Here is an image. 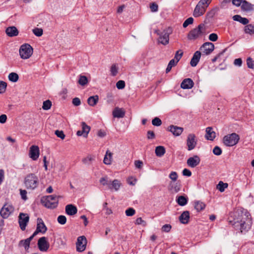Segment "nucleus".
<instances>
[{
	"instance_id": "nucleus-1",
	"label": "nucleus",
	"mask_w": 254,
	"mask_h": 254,
	"mask_svg": "<svg viewBox=\"0 0 254 254\" xmlns=\"http://www.w3.org/2000/svg\"><path fill=\"white\" fill-rule=\"evenodd\" d=\"M250 214L247 212H238V217L234 219L233 225L235 228H239L241 232L246 233L251 228L252 220Z\"/></svg>"
},
{
	"instance_id": "nucleus-2",
	"label": "nucleus",
	"mask_w": 254,
	"mask_h": 254,
	"mask_svg": "<svg viewBox=\"0 0 254 254\" xmlns=\"http://www.w3.org/2000/svg\"><path fill=\"white\" fill-rule=\"evenodd\" d=\"M38 177L33 173L28 174L24 179V184L26 189L33 190L35 189L39 185Z\"/></svg>"
},
{
	"instance_id": "nucleus-3",
	"label": "nucleus",
	"mask_w": 254,
	"mask_h": 254,
	"mask_svg": "<svg viewBox=\"0 0 254 254\" xmlns=\"http://www.w3.org/2000/svg\"><path fill=\"white\" fill-rule=\"evenodd\" d=\"M60 196L50 195L41 199V202L48 208L54 209L57 207L59 203V198Z\"/></svg>"
},
{
	"instance_id": "nucleus-4",
	"label": "nucleus",
	"mask_w": 254,
	"mask_h": 254,
	"mask_svg": "<svg viewBox=\"0 0 254 254\" xmlns=\"http://www.w3.org/2000/svg\"><path fill=\"white\" fill-rule=\"evenodd\" d=\"M239 135L235 132L225 135L222 140L223 144L227 147L235 146L239 142Z\"/></svg>"
},
{
	"instance_id": "nucleus-5",
	"label": "nucleus",
	"mask_w": 254,
	"mask_h": 254,
	"mask_svg": "<svg viewBox=\"0 0 254 254\" xmlns=\"http://www.w3.org/2000/svg\"><path fill=\"white\" fill-rule=\"evenodd\" d=\"M33 53V48L28 44H25L21 46L19 49V55L23 59L29 58Z\"/></svg>"
},
{
	"instance_id": "nucleus-6",
	"label": "nucleus",
	"mask_w": 254,
	"mask_h": 254,
	"mask_svg": "<svg viewBox=\"0 0 254 254\" xmlns=\"http://www.w3.org/2000/svg\"><path fill=\"white\" fill-rule=\"evenodd\" d=\"M14 210L13 205L9 203H5L0 211V214L1 216L6 219L8 217L11 213H12Z\"/></svg>"
},
{
	"instance_id": "nucleus-7",
	"label": "nucleus",
	"mask_w": 254,
	"mask_h": 254,
	"mask_svg": "<svg viewBox=\"0 0 254 254\" xmlns=\"http://www.w3.org/2000/svg\"><path fill=\"white\" fill-rule=\"evenodd\" d=\"M205 26L204 24H199L196 28L191 30V39H197L205 35Z\"/></svg>"
},
{
	"instance_id": "nucleus-8",
	"label": "nucleus",
	"mask_w": 254,
	"mask_h": 254,
	"mask_svg": "<svg viewBox=\"0 0 254 254\" xmlns=\"http://www.w3.org/2000/svg\"><path fill=\"white\" fill-rule=\"evenodd\" d=\"M29 221V216L27 213H20L18 216V223L20 229L24 231L25 230Z\"/></svg>"
},
{
	"instance_id": "nucleus-9",
	"label": "nucleus",
	"mask_w": 254,
	"mask_h": 254,
	"mask_svg": "<svg viewBox=\"0 0 254 254\" xmlns=\"http://www.w3.org/2000/svg\"><path fill=\"white\" fill-rule=\"evenodd\" d=\"M199 50L202 55H208L214 50V45L211 42H205L200 47Z\"/></svg>"
},
{
	"instance_id": "nucleus-10",
	"label": "nucleus",
	"mask_w": 254,
	"mask_h": 254,
	"mask_svg": "<svg viewBox=\"0 0 254 254\" xmlns=\"http://www.w3.org/2000/svg\"><path fill=\"white\" fill-rule=\"evenodd\" d=\"M87 239L84 236L78 237L76 242V250L78 252H82L86 249Z\"/></svg>"
},
{
	"instance_id": "nucleus-11",
	"label": "nucleus",
	"mask_w": 254,
	"mask_h": 254,
	"mask_svg": "<svg viewBox=\"0 0 254 254\" xmlns=\"http://www.w3.org/2000/svg\"><path fill=\"white\" fill-rule=\"evenodd\" d=\"M39 249L42 252H47L48 250L50 244L45 237L40 238L38 241Z\"/></svg>"
},
{
	"instance_id": "nucleus-12",
	"label": "nucleus",
	"mask_w": 254,
	"mask_h": 254,
	"mask_svg": "<svg viewBox=\"0 0 254 254\" xmlns=\"http://www.w3.org/2000/svg\"><path fill=\"white\" fill-rule=\"evenodd\" d=\"M168 31L169 30H164L160 34L158 42L163 45H166L169 43L170 32Z\"/></svg>"
},
{
	"instance_id": "nucleus-13",
	"label": "nucleus",
	"mask_w": 254,
	"mask_h": 254,
	"mask_svg": "<svg viewBox=\"0 0 254 254\" xmlns=\"http://www.w3.org/2000/svg\"><path fill=\"white\" fill-rule=\"evenodd\" d=\"M29 156L33 160H36L39 156V148L38 146L32 145L30 148Z\"/></svg>"
},
{
	"instance_id": "nucleus-14",
	"label": "nucleus",
	"mask_w": 254,
	"mask_h": 254,
	"mask_svg": "<svg viewBox=\"0 0 254 254\" xmlns=\"http://www.w3.org/2000/svg\"><path fill=\"white\" fill-rule=\"evenodd\" d=\"M167 130L176 136H179L183 131V128L174 125H171L168 127Z\"/></svg>"
},
{
	"instance_id": "nucleus-15",
	"label": "nucleus",
	"mask_w": 254,
	"mask_h": 254,
	"mask_svg": "<svg viewBox=\"0 0 254 254\" xmlns=\"http://www.w3.org/2000/svg\"><path fill=\"white\" fill-rule=\"evenodd\" d=\"M205 137L207 140L213 141L216 137V133L213 131L212 127H207L205 129Z\"/></svg>"
},
{
	"instance_id": "nucleus-16",
	"label": "nucleus",
	"mask_w": 254,
	"mask_h": 254,
	"mask_svg": "<svg viewBox=\"0 0 254 254\" xmlns=\"http://www.w3.org/2000/svg\"><path fill=\"white\" fill-rule=\"evenodd\" d=\"M36 228L40 231V233L45 234L47 231V228L45 225L42 219L38 218L37 219V227Z\"/></svg>"
},
{
	"instance_id": "nucleus-17",
	"label": "nucleus",
	"mask_w": 254,
	"mask_h": 254,
	"mask_svg": "<svg viewBox=\"0 0 254 254\" xmlns=\"http://www.w3.org/2000/svg\"><path fill=\"white\" fill-rule=\"evenodd\" d=\"M205 10L206 8L205 7H203L198 3L194 8L193 15L194 17H199L203 15L205 12Z\"/></svg>"
},
{
	"instance_id": "nucleus-18",
	"label": "nucleus",
	"mask_w": 254,
	"mask_h": 254,
	"mask_svg": "<svg viewBox=\"0 0 254 254\" xmlns=\"http://www.w3.org/2000/svg\"><path fill=\"white\" fill-rule=\"evenodd\" d=\"M125 113L124 109L116 107L113 111V116L114 118H122L125 116Z\"/></svg>"
},
{
	"instance_id": "nucleus-19",
	"label": "nucleus",
	"mask_w": 254,
	"mask_h": 254,
	"mask_svg": "<svg viewBox=\"0 0 254 254\" xmlns=\"http://www.w3.org/2000/svg\"><path fill=\"white\" fill-rule=\"evenodd\" d=\"M6 34L9 37H14L18 35L19 32L15 26H10L7 27L5 30Z\"/></svg>"
},
{
	"instance_id": "nucleus-20",
	"label": "nucleus",
	"mask_w": 254,
	"mask_h": 254,
	"mask_svg": "<svg viewBox=\"0 0 254 254\" xmlns=\"http://www.w3.org/2000/svg\"><path fill=\"white\" fill-rule=\"evenodd\" d=\"M241 9L244 11H250L254 10V5L244 0L241 4Z\"/></svg>"
},
{
	"instance_id": "nucleus-21",
	"label": "nucleus",
	"mask_w": 254,
	"mask_h": 254,
	"mask_svg": "<svg viewBox=\"0 0 254 254\" xmlns=\"http://www.w3.org/2000/svg\"><path fill=\"white\" fill-rule=\"evenodd\" d=\"M202 53L200 51H196L191 58V66H195L198 63Z\"/></svg>"
},
{
	"instance_id": "nucleus-22",
	"label": "nucleus",
	"mask_w": 254,
	"mask_h": 254,
	"mask_svg": "<svg viewBox=\"0 0 254 254\" xmlns=\"http://www.w3.org/2000/svg\"><path fill=\"white\" fill-rule=\"evenodd\" d=\"M65 212L67 215H73L77 213V209L72 204H68L65 206Z\"/></svg>"
},
{
	"instance_id": "nucleus-23",
	"label": "nucleus",
	"mask_w": 254,
	"mask_h": 254,
	"mask_svg": "<svg viewBox=\"0 0 254 254\" xmlns=\"http://www.w3.org/2000/svg\"><path fill=\"white\" fill-rule=\"evenodd\" d=\"M190 219V212L189 211H184L179 217L180 222L183 224L188 223Z\"/></svg>"
},
{
	"instance_id": "nucleus-24",
	"label": "nucleus",
	"mask_w": 254,
	"mask_h": 254,
	"mask_svg": "<svg viewBox=\"0 0 254 254\" xmlns=\"http://www.w3.org/2000/svg\"><path fill=\"white\" fill-rule=\"evenodd\" d=\"M194 208L197 212L203 210L206 206V204L201 201H195L194 202Z\"/></svg>"
},
{
	"instance_id": "nucleus-25",
	"label": "nucleus",
	"mask_w": 254,
	"mask_h": 254,
	"mask_svg": "<svg viewBox=\"0 0 254 254\" xmlns=\"http://www.w3.org/2000/svg\"><path fill=\"white\" fill-rule=\"evenodd\" d=\"M99 101L98 95H95L89 97L87 99L88 104L92 107L95 106Z\"/></svg>"
},
{
	"instance_id": "nucleus-26",
	"label": "nucleus",
	"mask_w": 254,
	"mask_h": 254,
	"mask_svg": "<svg viewBox=\"0 0 254 254\" xmlns=\"http://www.w3.org/2000/svg\"><path fill=\"white\" fill-rule=\"evenodd\" d=\"M233 19L234 21H239L244 25L248 24L249 22V20L247 18L242 17L239 15H235L233 16Z\"/></svg>"
},
{
	"instance_id": "nucleus-27",
	"label": "nucleus",
	"mask_w": 254,
	"mask_h": 254,
	"mask_svg": "<svg viewBox=\"0 0 254 254\" xmlns=\"http://www.w3.org/2000/svg\"><path fill=\"white\" fill-rule=\"evenodd\" d=\"M112 153L107 150L105 155L103 162L106 165H110L112 163Z\"/></svg>"
},
{
	"instance_id": "nucleus-28",
	"label": "nucleus",
	"mask_w": 254,
	"mask_h": 254,
	"mask_svg": "<svg viewBox=\"0 0 254 254\" xmlns=\"http://www.w3.org/2000/svg\"><path fill=\"white\" fill-rule=\"evenodd\" d=\"M176 201L179 205L184 206L188 202V198L184 196L181 195L177 196Z\"/></svg>"
},
{
	"instance_id": "nucleus-29",
	"label": "nucleus",
	"mask_w": 254,
	"mask_h": 254,
	"mask_svg": "<svg viewBox=\"0 0 254 254\" xmlns=\"http://www.w3.org/2000/svg\"><path fill=\"white\" fill-rule=\"evenodd\" d=\"M165 152V148L163 146H158L155 148V154L158 157H162L164 155Z\"/></svg>"
},
{
	"instance_id": "nucleus-30",
	"label": "nucleus",
	"mask_w": 254,
	"mask_h": 254,
	"mask_svg": "<svg viewBox=\"0 0 254 254\" xmlns=\"http://www.w3.org/2000/svg\"><path fill=\"white\" fill-rule=\"evenodd\" d=\"M245 26L244 31L246 34H250L251 35L254 34V25L250 24H246Z\"/></svg>"
},
{
	"instance_id": "nucleus-31",
	"label": "nucleus",
	"mask_w": 254,
	"mask_h": 254,
	"mask_svg": "<svg viewBox=\"0 0 254 254\" xmlns=\"http://www.w3.org/2000/svg\"><path fill=\"white\" fill-rule=\"evenodd\" d=\"M181 87L184 89L190 88V78L185 79L181 84Z\"/></svg>"
},
{
	"instance_id": "nucleus-32",
	"label": "nucleus",
	"mask_w": 254,
	"mask_h": 254,
	"mask_svg": "<svg viewBox=\"0 0 254 254\" xmlns=\"http://www.w3.org/2000/svg\"><path fill=\"white\" fill-rule=\"evenodd\" d=\"M82 132L84 134V137H87V135L90 130V127L86 125L85 122L81 123Z\"/></svg>"
},
{
	"instance_id": "nucleus-33",
	"label": "nucleus",
	"mask_w": 254,
	"mask_h": 254,
	"mask_svg": "<svg viewBox=\"0 0 254 254\" xmlns=\"http://www.w3.org/2000/svg\"><path fill=\"white\" fill-rule=\"evenodd\" d=\"M99 181L103 186H107L109 189H111L112 182L108 180L107 177H102Z\"/></svg>"
},
{
	"instance_id": "nucleus-34",
	"label": "nucleus",
	"mask_w": 254,
	"mask_h": 254,
	"mask_svg": "<svg viewBox=\"0 0 254 254\" xmlns=\"http://www.w3.org/2000/svg\"><path fill=\"white\" fill-rule=\"evenodd\" d=\"M121 185V183L120 181L118 180L115 179L111 183V189H114L115 190L117 191L120 189Z\"/></svg>"
},
{
	"instance_id": "nucleus-35",
	"label": "nucleus",
	"mask_w": 254,
	"mask_h": 254,
	"mask_svg": "<svg viewBox=\"0 0 254 254\" xmlns=\"http://www.w3.org/2000/svg\"><path fill=\"white\" fill-rule=\"evenodd\" d=\"M200 162V159L197 155H194L191 157V168H194L197 166Z\"/></svg>"
},
{
	"instance_id": "nucleus-36",
	"label": "nucleus",
	"mask_w": 254,
	"mask_h": 254,
	"mask_svg": "<svg viewBox=\"0 0 254 254\" xmlns=\"http://www.w3.org/2000/svg\"><path fill=\"white\" fill-rule=\"evenodd\" d=\"M228 187V184L227 183H224L222 181H220L217 185V189L222 192H223L225 189L227 188Z\"/></svg>"
},
{
	"instance_id": "nucleus-37",
	"label": "nucleus",
	"mask_w": 254,
	"mask_h": 254,
	"mask_svg": "<svg viewBox=\"0 0 254 254\" xmlns=\"http://www.w3.org/2000/svg\"><path fill=\"white\" fill-rule=\"evenodd\" d=\"M8 79L13 82H15L18 81L19 79L18 75L15 72H11L8 75Z\"/></svg>"
},
{
	"instance_id": "nucleus-38",
	"label": "nucleus",
	"mask_w": 254,
	"mask_h": 254,
	"mask_svg": "<svg viewBox=\"0 0 254 254\" xmlns=\"http://www.w3.org/2000/svg\"><path fill=\"white\" fill-rule=\"evenodd\" d=\"M78 82L80 85L84 86L88 83L87 77L84 75H80Z\"/></svg>"
},
{
	"instance_id": "nucleus-39",
	"label": "nucleus",
	"mask_w": 254,
	"mask_h": 254,
	"mask_svg": "<svg viewBox=\"0 0 254 254\" xmlns=\"http://www.w3.org/2000/svg\"><path fill=\"white\" fill-rule=\"evenodd\" d=\"M177 64L175 62L174 59H172L169 63L168 66L166 69V72L167 73L170 72L172 68L175 66Z\"/></svg>"
},
{
	"instance_id": "nucleus-40",
	"label": "nucleus",
	"mask_w": 254,
	"mask_h": 254,
	"mask_svg": "<svg viewBox=\"0 0 254 254\" xmlns=\"http://www.w3.org/2000/svg\"><path fill=\"white\" fill-rule=\"evenodd\" d=\"M171 189L174 190L175 192H177L180 190V185L178 183H171L170 184Z\"/></svg>"
},
{
	"instance_id": "nucleus-41",
	"label": "nucleus",
	"mask_w": 254,
	"mask_h": 254,
	"mask_svg": "<svg viewBox=\"0 0 254 254\" xmlns=\"http://www.w3.org/2000/svg\"><path fill=\"white\" fill-rule=\"evenodd\" d=\"M52 106V102L49 100L44 101L42 108L45 110H48L51 108Z\"/></svg>"
},
{
	"instance_id": "nucleus-42",
	"label": "nucleus",
	"mask_w": 254,
	"mask_h": 254,
	"mask_svg": "<svg viewBox=\"0 0 254 254\" xmlns=\"http://www.w3.org/2000/svg\"><path fill=\"white\" fill-rule=\"evenodd\" d=\"M7 83L3 81L0 80V94L4 93L6 91Z\"/></svg>"
},
{
	"instance_id": "nucleus-43",
	"label": "nucleus",
	"mask_w": 254,
	"mask_h": 254,
	"mask_svg": "<svg viewBox=\"0 0 254 254\" xmlns=\"http://www.w3.org/2000/svg\"><path fill=\"white\" fill-rule=\"evenodd\" d=\"M30 243L28 241L25 239L24 240H21L19 242V245L23 246L25 250H27L29 248Z\"/></svg>"
},
{
	"instance_id": "nucleus-44",
	"label": "nucleus",
	"mask_w": 254,
	"mask_h": 254,
	"mask_svg": "<svg viewBox=\"0 0 254 254\" xmlns=\"http://www.w3.org/2000/svg\"><path fill=\"white\" fill-rule=\"evenodd\" d=\"M162 121L158 117L154 118L152 121V124L154 126H160L162 125Z\"/></svg>"
},
{
	"instance_id": "nucleus-45",
	"label": "nucleus",
	"mask_w": 254,
	"mask_h": 254,
	"mask_svg": "<svg viewBox=\"0 0 254 254\" xmlns=\"http://www.w3.org/2000/svg\"><path fill=\"white\" fill-rule=\"evenodd\" d=\"M57 221L61 225H64L66 223V218L64 215H60L58 217Z\"/></svg>"
},
{
	"instance_id": "nucleus-46",
	"label": "nucleus",
	"mask_w": 254,
	"mask_h": 254,
	"mask_svg": "<svg viewBox=\"0 0 254 254\" xmlns=\"http://www.w3.org/2000/svg\"><path fill=\"white\" fill-rule=\"evenodd\" d=\"M111 74L113 76H116L117 73H118V67H117V66L116 65V64H113L112 65L111 67Z\"/></svg>"
},
{
	"instance_id": "nucleus-47",
	"label": "nucleus",
	"mask_w": 254,
	"mask_h": 254,
	"mask_svg": "<svg viewBox=\"0 0 254 254\" xmlns=\"http://www.w3.org/2000/svg\"><path fill=\"white\" fill-rule=\"evenodd\" d=\"M183 55V52L181 51H178L175 55L174 61L177 64Z\"/></svg>"
},
{
	"instance_id": "nucleus-48",
	"label": "nucleus",
	"mask_w": 254,
	"mask_h": 254,
	"mask_svg": "<svg viewBox=\"0 0 254 254\" xmlns=\"http://www.w3.org/2000/svg\"><path fill=\"white\" fill-rule=\"evenodd\" d=\"M93 160L94 158L92 157L91 156H88L87 157L83 159L82 162L85 164L90 165Z\"/></svg>"
},
{
	"instance_id": "nucleus-49",
	"label": "nucleus",
	"mask_w": 254,
	"mask_h": 254,
	"mask_svg": "<svg viewBox=\"0 0 254 254\" xmlns=\"http://www.w3.org/2000/svg\"><path fill=\"white\" fill-rule=\"evenodd\" d=\"M212 0H200L198 3L206 8L210 3Z\"/></svg>"
},
{
	"instance_id": "nucleus-50",
	"label": "nucleus",
	"mask_w": 254,
	"mask_h": 254,
	"mask_svg": "<svg viewBox=\"0 0 254 254\" xmlns=\"http://www.w3.org/2000/svg\"><path fill=\"white\" fill-rule=\"evenodd\" d=\"M247 64L248 67L249 68H252V69L254 68V61H253V60L251 58L249 57L247 59Z\"/></svg>"
},
{
	"instance_id": "nucleus-51",
	"label": "nucleus",
	"mask_w": 254,
	"mask_h": 254,
	"mask_svg": "<svg viewBox=\"0 0 254 254\" xmlns=\"http://www.w3.org/2000/svg\"><path fill=\"white\" fill-rule=\"evenodd\" d=\"M33 32L36 36L40 37L43 34V30L41 28H35L33 29Z\"/></svg>"
},
{
	"instance_id": "nucleus-52",
	"label": "nucleus",
	"mask_w": 254,
	"mask_h": 254,
	"mask_svg": "<svg viewBox=\"0 0 254 254\" xmlns=\"http://www.w3.org/2000/svg\"><path fill=\"white\" fill-rule=\"evenodd\" d=\"M126 214L127 216H132L135 213V211L133 208H129L126 210Z\"/></svg>"
},
{
	"instance_id": "nucleus-53",
	"label": "nucleus",
	"mask_w": 254,
	"mask_h": 254,
	"mask_svg": "<svg viewBox=\"0 0 254 254\" xmlns=\"http://www.w3.org/2000/svg\"><path fill=\"white\" fill-rule=\"evenodd\" d=\"M55 133L58 137L62 139H64L65 138V135L63 130H56Z\"/></svg>"
},
{
	"instance_id": "nucleus-54",
	"label": "nucleus",
	"mask_w": 254,
	"mask_h": 254,
	"mask_svg": "<svg viewBox=\"0 0 254 254\" xmlns=\"http://www.w3.org/2000/svg\"><path fill=\"white\" fill-rule=\"evenodd\" d=\"M116 86L118 89H122L125 87V82L123 80H119L117 82Z\"/></svg>"
},
{
	"instance_id": "nucleus-55",
	"label": "nucleus",
	"mask_w": 254,
	"mask_h": 254,
	"mask_svg": "<svg viewBox=\"0 0 254 254\" xmlns=\"http://www.w3.org/2000/svg\"><path fill=\"white\" fill-rule=\"evenodd\" d=\"M150 8L152 12H157L158 10V6L156 3L152 2L150 5Z\"/></svg>"
},
{
	"instance_id": "nucleus-56",
	"label": "nucleus",
	"mask_w": 254,
	"mask_h": 254,
	"mask_svg": "<svg viewBox=\"0 0 254 254\" xmlns=\"http://www.w3.org/2000/svg\"><path fill=\"white\" fill-rule=\"evenodd\" d=\"M135 224L136 225H142L143 226H145L146 225V222L142 220L141 217L137 218L136 219Z\"/></svg>"
},
{
	"instance_id": "nucleus-57",
	"label": "nucleus",
	"mask_w": 254,
	"mask_h": 254,
	"mask_svg": "<svg viewBox=\"0 0 254 254\" xmlns=\"http://www.w3.org/2000/svg\"><path fill=\"white\" fill-rule=\"evenodd\" d=\"M213 153L216 155H220L222 154V150L218 146H215L213 149Z\"/></svg>"
},
{
	"instance_id": "nucleus-58",
	"label": "nucleus",
	"mask_w": 254,
	"mask_h": 254,
	"mask_svg": "<svg viewBox=\"0 0 254 254\" xmlns=\"http://www.w3.org/2000/svg\"><path fill=\"white\" fill-rule=\"evenodd\" d=\"M209 40L212 42H215L218 40V36L216 33H211L209 36Z\"/></svg>"
},
{
	"instance_id": "nucleus-59",
	"label": "nucleus",
	"mask_w": 254,
	"mask_h": 254,
	"mask_svg": "<svg viewBox=\"0 0 254 254\" xmlns=\"http://www.w3.org/2000/svg\"><path fill=\"white\" fill-rule=\"evenodd\" d=\"M197 141L195 136L194 134H191V150L195 147Z\"/></svg>"
},
{
	"instance_id": "nucleus-60",
	"label": "nucleus",
	"mask_w": 254,
	"mask_h": 254,
	"mask_svg": "<svg viewBox=\"0 0 254 254\" xmlns=\"http://www.w3.org/2000/svg\"><path fill=\"white\" fill-rule=\"evenodd\" d=\"M143 162L140 160H135L134 161V165L137 169H141L143 167Z\"/></svg>"
},
{
	"instance_id": "nucleus-61",
	"label": "nucleus",
	"mask_w": 254,
	"mask_h": 254,
	"mask_svg": "<svg viewBox=\"0 0 254 254\" xmlns=\"http://www.w3.org/2000/svg\"><path fill=\"white\" fill-rule=\"evenodd\" d=\"M169 178L173 181H176L178 178V175L176 172H172L169 175Z\"/></svg>"
},
{
	"instance_id": "nucleus-62",
	"label": "nucleus",
	"mask_w": 254,
	"mask_h": 254,
	"mask_svg": "<svg viewBox=\"0 0 254 254\" xmlns=\"http://www.w3.org/2000/svg\"><path fill=\"white\" fill-rule=\"evenodd\" d=\"M171 229V226L170 224H165L162 227V231L165 232H169Z\"/></svg>"
},
{
	"instance_id": "nucleus-63",
	"label": "nucleus",
	"mask_w": 254,
	"mask_h": 254,
	"mask_svg": "<svg viewBox=\"0 0 254 254\" xmlns=\"http://www.w3.org/2000/svg\"><path fill=\"white\" fill-rule=\"evenodd\" d=\"M72 103L75 106H78L81 104V101L79 98L75 97L72 99Z\"/></svg>"
},
{
	"instance_id": "nucleus-64",
	"label": "nucleus",
	"mask_w": 254,
	"mask_h": 254,
	"mask_svg": "<svg viewBox=\"0 0 254 254\" xmlns=\"http://www.w3.org/2000/svg\"><path fill=\"white\" fill-rule=\"evenodd\" d=\"M155 137L154 132L152 130H148L147 132V137L149 139H153Z\"/></svg>"
}]
</instances>
